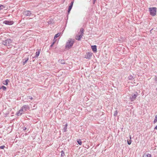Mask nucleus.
Here are the masks:
<instances>
[{
	"mask_svg": "<svg viewBox=\"0 0 157 157\" xmlns=\"http://www.w3.org/2000/svg\"><path fill=\"white\" fill-rule=\"evenodd\" d=\"M74 43V40L71 39H69L66 43L65 48L67 49H69L71 48Z\"/></svg>",
	"mask_w": 157,
	"mask_h": 157,
	"instance_id": "1",
	"label": "nucleus"
},
{
	"mask_svg": "<svg viewBox=\"0 0 157 157\" xmlns=\"http://www.w3.org/2000/svg\"><path fill=\"white\" fill-rule=\"evenodd\" d=\"M84 32L83 29L81 28L78 35L76 36L75 39L78 40H80L83 35Z\"/></svg>",
	"mask_w": 157,
	"mask_h": 157,
	"instance_id": "2",
	"label": "nucleus"
},
{
	"mask_svg": "<svg viewBox=\"0 0 157 157\" xmlns=\"http://www.w3.org/2000/svg\"><path fill=\"white\" fill-rule=\"evenodd\" d=\"M12 43V40L10 39H7L2 42V44L6 46L10 47Z\"/></svg>",
	"mask_w": 157,
	"mask_h": 157,
	"instance_id": "3",
	"label": "nucleus"
},
{
	"mask_svg": "<svg viewBox=\"0 0 157 157\" xmlns=\"http://www.w3.org/2000/svg\"><path fill=\"white\" fill-rule=\"evenodd\" d=\"M149 10L150 11V14L152 16L156 15V8L155 7L149 8Z\"/></svg>",
	"mask_w": 157,
	"mask_h": 157,
	"instance_id": "4",
	"label": "nucleus"
},
{
	"mask_svg": "<svg viewBox=\"0 0 157 157\" xmlns=\"http://www.w3.org/2000/svg\"><path fill=\"white\" fill-rule=\"evenodd\" d=\"M93 53L91 52H87L85 55V58L87 59H90L92 57Z\"/></svg>",
	"mask_w": 157,
	"mask_h": 157,
	"instance_id": "5",
	"label": "nucleus"
},
{
	"mask_svg": "<svg viewBox=\"0 0 157 157\" xmlns=\"http://www.w3.org/2000/svg\"><path fill=\"white\" fill-rule=\"evenodd\" d=\"M3 23L7 25H11L13 24V21H3Z\"/></svg>",
	"mask_w": 157,
	"mask_h": 157,
	"instance_id": "6",
	"label": "nucleus"
},
{
	"mask_svg": "<svg viewBox=\"0 0 157 157\" xmlns=\"http://www.w3.org/2000/svg\"><path fill=\"white\" fill-rule=\"evenodd\" d=\"M92 51L94 52H96L97 51V46L96 45H93L91 46Z\"/></svg>",
	"mask_w": 157,
	"mask_h": 157,
	"instance_id": "7",
	"label": "nucleus"
},
{
	"mask_svg": "<svg viewBox=\"0 0 157 157\" xmlns=\"http://www.w3.org/2000/svg\"><path fill=\"white\" fill-rule=\"evenodd\" d=\"M151 154L145 153H144L143 155V157H151Z\"/></svg>",
	"mask_w": 157,
	"mask_h": 157,
	"instance_id": "8",
	"label": "nucleus"
},
{
	"mask_svg": "<svg viewBox=\"0 0 157 157\" xmlns=\"http://www.w3.org/2000/svg\"><path fill=\"white\" fill-rule=\"evenodd\" d=\"M24 14L26 16H30L31 13L29 11H26L24 12Z\"/></svg>",
	"mask_w": 157,
	"mask_h": 157,
	"instance_id": "9",
	"label": "nucleus"
},
{
	"mask_svg": "<svg viewBox=\"0 0 157 157\" xmlns=\"http://www.w3.org/2000/svg\"><path fill=\"white\" fill-rule=\"evenodd\" d=\"M137 95L136 94H134L132 96V97L130 98V99L132 101H134L135 100Z\"/></svg>",
	"mask_w": 157,
	"mask_h": 157,
	"instance_id": "10",
	"label": "nucleus"
},
{
	"mask_svg": "<svg viewBox=\"0 0 157 157\" xmlns=\"http://www.w3.org/2000/svg\"><path fill=\"white\" fill-rule=\"evenodd\" d=\"M23 111L24 110L22 109H20L19 110L18 113H17V115L18 116L21 115L23 113Z\"/></svg>",
	"mask_w": 157,
	"mask_h": 157,
	"instance_id": "11",
	"label": "nucleus"
},
{
	"mask_svg": "<svg viewBox=\"0 0 157 157\" xmlns=\"http://www.w3.org/2000/svg\"><path fill=\"white\" fill-rule=\"evenodd\" d=\"M9 82V80L8 79L6 80L5 81H4L3 82V83L5 85H7L8 84V82Z\"/></svg>",
	"mask_w": 157,
	"mask_h": 157,
	"instance_id": "12",
	"label": "nucleus"
},
{
	"mask_svg": "<svg viewBox=\"0 0 157 157\" xmlns=\"http://www.w3.org/2000/svg\"><path fill=\"white\" fill-rule=\"evenodd\" d=\"M60 33H57V34H56L54 36V39L57 38V37H58L59 36H60Z\"/></svg>",
	"mask_w": 157,
	"mask_h": 157,
	"instance_id": "13",
	"label": "nucleus"
},
{
	"mask_svg": "<svg viewBox=\"0 0 157 157\" xmlns=\"http://www.w3.org/2000/svg\"><path fill=\"white\" fill-rule=\"evenodd\" d=\"M78 143L80 145H81L82 144V142L80 139L78 140H77Z\"/></svg>",
	"mask_w": 157,
	"mask_h": 157,
	"instance_id": "14",
	"label": "nucleus"
},
{
	"mask_svg": "<svg viewBox=\"0 0 157 157\" xmlns=\"http://www.w3.org/2000/svg\"><path fill=\"white\" fill-rule=\"evenodd\" d=\"M40 51L39 50H38V51L37 52H36V57H38V56H39V54H40Z\"/></svg>",
	"mask_w": 157,
	"mask_h": 157,
	"instance_id": "15",
	"label": "nucleus"
},
{
	"mask_svg": "<svg viewBox=\"0 0 157 157\" xmlns=\"http://www.w3.org/2000/svg\"><path fill=\"white\" fill-rule=\"evenodd\" d=\"M157 121V115H156L155 117V118L154 121V123H155Z\"/></svg>",
	"mask_w": 157,
	"mask_h": 157,
	"instance_id": "16",
	"label": "nucleus"
},
{
	"mask_svg": "<svg viewBox=\"0 0 157 157\" xmlns=\"http://www.w3.org/2000/svg\"><path fill=\"white\" fill-rule=\"evenodd\" d=\"M60 63L61 64H64L65 63V61L63 60H61L60 61Z\"/></svg>",
	"mask_w": 157,
	"mask_h": 157,
	"instance_id": "17",
	"label": "nucleus"
},
{
	"mask_svg": "<svg viewBox=\"0 0 157 157\" xmlns=\"http://www.w3.org/2000/svg\"><path fill=\"white\" fill-rule=\"evenodd\" d=\"M0 88L4 90H5L6 89V87L4 86H2L1 88Z\"/></svg>",
	"mask_w": 157,
	"mask_h": 157,
	"instance_id": "18",
	"label": "nucleus"
},
{
	"mask_svg": "<svg viewBox=\"0 0 157 157\" xmlns=\"http://www.w3.org/2000/svg\"><path fill=\"white\" fill-rule=\"evenodd\" d=\"M72 7H71V6H69V8H68V13H69V12L72 9Z\"/></svg>",
	"mask_w": 157,
	"mask_h": 157,
	"instance_id": "19",
	"label": "nucleus"
},
{
	"mask_svg": "<svg viewBox=\"0 0 157 157\" xmlns=\"http://www.w3.org/2000/svg\"><path fill=\"white\" fill-rule=\"evenodd\" d=\"M29 60V58H28L27 59L25 60V62H24L23 63V65H25V63L28 61Z\"/></svg>",
	"mask_w": 157,
	"mask_h": 157,
	"instance_id": "20",
	"label": "nucleus"
},
{
	"mask_svg": "<svg viewBox=\"0 0 157 157\" xmlns=\"http://www.w3.org/2000/svg\"><path fill=\"white\" fill-rule=\"evenodd\" d=\"M27 107V106L26 105H24L22 106V109L23 110L24 109H26Z\"/></svg>",
	"mask_w": 157,
	"mask_h": 157,
	"instance_id": "21",
	"label": "nucleus"
},
{
	"mask_svg": "<svg viewBox=\"0 0 157 157\" xmlns=\"http://www.w3.org/2000/svg\"><path fill=\"white\" fill-rule=\"evenodd\" d=\"M127 142L128 144L130 145L131 143V140H127Z\"/></svg>",
	"mask_w": 157,
	"mask_h": 157,
	"instance_id": "22",
	"label": "nucleus"
},
{
	"mask_svg": "<svg viewBox=\"0 0 157 157\" xmlns=\"http://www.w3.org/2000/svg\"><path fill=\"white\" fill-rule=\"evenodd\" d=\"M5 147V146L3 145L0 147V148L2 149H3Z\"/></svg>",
	"mask_w": 157,
	"mask_h": 157,
	"instance_id": "23",
	"label": "nucleus"
},
{
	"mask_svg": "<svg viewBox=\"0 0 157 157\" xmlns=\"http://www.w3.org/2000/svg\"><path fill=\"white\" fill-rule=\"evenodd\" d=\"M61 152V156H63L64 155V152L63 151H62Z\"/></svg>",
	"mask_w": 157,
	"mask_h": 157,
	"instance_id": "24",
	"label": "nucleus"
},
{
	"mask_svg": "<svg viewBox=\"0 0 157 157\" xmlns=\"http://www.w3.org/2000/svg\"><path fill=\"white\" fill-rule=\"evenodd\" d=\"M73 3H74V2H72L71 3V5H70V6H71V7H72L73 4Z\"/></svg>",
	"mask_w": 157,
	"mask_h": 157,
	"instance_id": "25",
	"label": "nucleus"
},
{
	"mask_svg": "<svg viewBox=\"0 0 157 157\" xmlns=\"http://www.w3.org/2000/svg\"><path fill=\"white\" fill-rule=\"evenodd\" d=\"M55 42H56V40H55V41H54L53 42L52 44L51 45V47H52L53 46V45L54 44V43H55Z\"/></svg>",
	"mask_w": 157,
	"mask_h": 157,
	"instance_id": "26",
	"label": "nucleus"
},
{
	"mask_svg": "<svg viewBox=\"0 0 157 157\" xmlns=\"http://www.w3.org/2000/svg\"><path fill=\"white\" fill-rule=\"evenodd\" d=\"M96 0H93V4H94L96 2Z\"/></svg>",
	"mask_w": 157,
	"mask_h": 157,
	"instance_id": "27",
	"label": "nucleus"
},
{
	"mask_svg": "<svg viewBox=\"0 0 157 157\" xmlns=\"http://www.w3.org/2000/svg\"><path fill=\"white\" fill-rule=\"evenodd\" d=\"M2 7H4V6H3V5H0V8H1ZM1 9H2V8H0V10Z\"/></svg>",
	"mask_w": 157,
	"mask_h": 157,
	"instance_id": "28",
	"label": "nucleus"
},
{
	"mask_svg": "<svg viewBox=\"0 0 157 157\" xmlns=\"http://www.w3.org/2000/svg\"><path fill=\"white\" fill-rule=\"evenodd\" d=\"M29 98L30 99L32 100L33 99V98L32 97L29 96Z\"/></svg>",
	"mask_w": 157,
	"mask_h": 157,
	"instance_id": "29",
	"label": "nucleus"
},
{
	"mask_svg": "<svg viewBox=\"0 0 157 157\" xmlns=\"http://www.w3.org/2000/svg\"><path fill=\"white\" fill-rule=\"evenodd\" d=\"M154 129L157 130V125L155 127Z\"/></svg>",
	"mask_w": 157,
	"mask_h": 157,
	"instance_id": "30",
	"label": "nucleus"
},
{
	"mask_svg": "<svg viewBox=\"0 0 157 157\" xmlns=\"http://www.w3.org/2000/svg\"><path fill=\"white\" fill-rule=\"evenodd\" d=\"M130 139H131V136L130 137Z\"/></svg>",
	"mask_w": 157,
	"mask_h": 157,
	"instance_id": "31",
	"label": "nucleus"
}]
</instances>
